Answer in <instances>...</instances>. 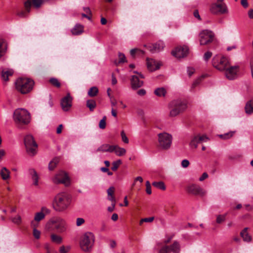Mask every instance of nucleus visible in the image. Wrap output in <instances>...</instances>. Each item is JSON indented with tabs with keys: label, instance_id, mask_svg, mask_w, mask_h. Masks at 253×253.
I'll return each instance as SVG.
<instances>
[{
	"label": "nucleus",
	"instance_id": "39",
	"mask_svg": "<svg viewBox=\"0 0 253 253\" xmlns=\"http://www.w3.org/2000/svg\"><path fill=\"white\" fill-rule=\"evenodd\" d=\"M98 93V89L97 87H91L88 91V95L90 97H94L97 95Z\"/></svg>",
	"mask_w": 253,
	"mask_h": 253
},
{
	"label": "nucleus",
	"instance_id": "54",
	"mask_svg": "<svg viewBox=\"0 0 253 253\" xmlns=\"http://www.w3.org/2000/svg\"><path fill=\"white\" fill-rule=\"evenodd\" d=\"M119 63H124L126 62V56L123 53H119Z\"/></svg>",
	"mask_w": 253,
	"mask_h": 253
},
{
	"label": "nucleus",
	"instance_id": "41",
	"mask_svg": "<svg viewBox=\"0 0 253 253\" xmlns=\"http://www.w3.org/2000/svg\"><path fill=\"white\" fill-rule=\"evenodd\" d=\"M11 220L12 222L16 224V225H20L22 223V218L20 215L17 214L14 217L11 218Z\"/></svg>",
	"mask_w": 253,
	"mask_h": 253
},
{
	"label": "nucleus",
	"instance_id": "40",
	"mask_svg": "<svg viewBox=\"0 0 253 253\" xmlns=\"http://www.w3.org/2000/svg\"><path fill=\"white\" fill-rule=\"evenodd\" d=\"M152 185L154 187H155L157 188H159L161 190H165L166 189L165 185L164 183L162 181L154 182H153Z\"/></svg>",
	"mask_w": 253,
	"mask_h": 253
},
{
	"label": "nucleus",
	"instance_id": "2",
	"mask_svg": "<svg viewBox=\"0 0 253 253\" xmlns=\"http://www.w3.org/2000/svg\"><path fill=\"white\" fill-rule=\"evenodd\" d=\"M35 83L31 79L19 78L15 82L16 89L22 94L30 92L33 88Z\"/></svg>",
	"mask_w": 253,
	"mask_h": 253
},
{
	"label": "nucleus",
	"instance_id": "23",
	"mask_svg": "<svg viewBox=\"0 0 253 253\" xmlns=\"http://www.w3.org/2000/svg\"><path fill=\"white\" fill-rule=\"evenodd\" d=\"M249 230V228L245 227L240 232V236L242 237L243 240L247 243H250L252 241V237L249 234L248 231Z\"/></svg>",
	"mask_w": 253,
	"mask_h": 253
},
{
	"label": "nucleus",
	"instance_id": "27",
	"mask_svg": "<svg viewBox=\"0 0 253 253\" xmlns=\"http://www.w3.org/2000/svg\"><path fill=\"white\" fill-rule=\"evenodd\" d=\"M7 44L4 40L0 39V58L3 57L6 52Z\"/></svg>",
	"mask_w": 253,
	"mask_h": 253
},
{
	"label": "nucleus",
	"instance_id": "24",
	"mask_svg": "<svg viewBox=\"0 0 253 253\" xmlns=\"http://www.w3.org/2000/svg\"><path fill=\"white\" fill-rule=\"evenodd\" d=\"M114 145H111L108 144H104L98 148L96 151L102 152L112 153L114 150Z\"/></svg>",
	"mask_w": 253,
	"mask_h": 253
},
{
	"label": "nucleus",
	"instance_id": "33",
	"mask_svg": "<svg viewBox=\"0 0 253 253\" xmlns=\"http://www.w3.org/2000/svg\"><path fill=\"white\" fill-rule=\"evenodd\" d=\"M29 173L31 174L32 179L34 182V184L36 186L38 185L39 176L37 172L34 169H29Z\"/></svg>",
	"mask_w": 253,
	"mask_h": 253
},
{
	"label": "nucleus",
	"instance_id": "57",
	"mask_svg": "<svg viewBox=\"0 0 253 253\" xmlns=\"http://www.w3.org/2000/svg\"><path fill=\"white\" fill-rule=\"evenodd\" d=\"M41 212L43 213L44 215L48 214L50 212V210L46 207H42L41 209Z\"/></svg>",
	"mask_w": 253,
	"mask_h": 253
},
{
	"label": "nucleus",
	"instance_id": "46",
	"mask_svg": "<svg viewBox=\"0 0 253 253\" xmlns=\"http://www.w3.org/2000/svg\"><path fill=\"white\" fill-rule=\"evenodd\" d=\"M70 250V247L69 246L65 247L64 246H62L59 248V253H67Z\"/></svg>",
	"mask_w": 253,
	"mask_h": 253
},
{
	"label": "nucleus",
	"instance_id": "5",
	"mask_svg": "<svg viewBox=\"0 0 253 253\" xmlns=\"http://www.w3.org/2000/svg\"><path fill=\"white\" fill-rule=\"evenodd\" d=\"M13 119L17 124L27 125L30 121V115L26 110L19 108L14 112Z\"/></svg>",
	"mask_w": 253,
	"mask_h": 253
},
{
	"label": "nucleus",
	"instance_id": "9",
	"mask_svg": "<svg viewBox=\"0 0 253 253\" xmlns=\"http://www.w3.org/2000/svg\"><path fill=\"white\" fill-rule=\"evenodd\" d=\"M213 66L219 71H224L230 64L228 59L220 55L215 56L212 60Z\"/></svg>",
	"mask_w": 253,
	"mask_h": 253
},
{
	"label": "nucleus",
	"instance_id": "22",
	"mask_svg": "<svg viewBox=\"0 0 253 253\" xmlns=\"http://www.w3.org/2000/svg\"><path fill=\"white\" fill-rule=\"evenodd\" d=\"M45 215L43 213L39 212L36 213L34 220L31 222V225L32 227H37L38 225V222L44 219Z\"/></svg>",
	"mask_w": 253,
	"mask_h": 253
},
{
	"label": "nucleus",
	"instance_id": "49",
	"mask_svg": "<svg viewBox=\"0 0 253 253\" xmlns=\"http://www.w3.org/2000/svg\"><path fill=\"white\" fill-rule=\"evenodd\" d=\"M33 236L34 237L37 239H39L40 238L41 236V232L40 231L36 229V227H33Z\"/></svg>",
	"mask_w": 253,
	"mask_h": 253
},
{
	"label": "nucleus",
	"instance_id": "18",
	"mask_svg": "<svg viewBox=\"0 0 253 253\" xmlns=\"http://www.w3.org/2000/svg\"><path fill=\"white\" fill-rule=\"evenodd\" d=\"M43 2V0H27L24 3V6L28 12L30 11L32 4L36 8L41 6Z\"/></svg>",
	"mask_w": 253,
	"mask_h": 253
},
{
	"label": "nucleus",
	"instance_id": "21",
	"mask_svg": "<svg viewBox=\"0 0 253 253\" xmlns=\"http://www.w3.org/2000/svg\"><path fill=\"white\" fill-rule=\"evenodd\" d=\"M175 103H175L174 102V100H173L172 101H171L170 103V104L169 105V108L170 109L169 116L170 117H176V116H177L180 114L179 112V111H178L176 109V106H177V105H178L179 104H177V103L175 104Z\"/></svg>",
	"mask_w": 253,
	"mask_h": 253
},
{
	"label": "nucleus",
	"instance_id": "34",
	"mask_svg": "<svg viewBox=\"0 0 253 253\" xmlns=\"http://www.w3.org/2000/svg\"><path fill=\"white\" fill-rule=\"evenodd\" d=\"M245 109L247 114H251L253 113V101L252 100H250L247 102Z\"/></svg>",
	"mask_w": 253,
	"mask_h": 253
},
{
	"label": "nucleus",
	"instance_id": "10",
	"mask_svg": "<svg viewBox=\"0 0 253 253\" xmlns=\"http://www.w3.org/2000/svg\"><path fill=\"white\" fill-rule=\"evenodd\" d=\"M201 45H206L212 42L214 38L213 33L210 30H204L199 34Z\"/></svg>",
	"mask_w": 253,
	"mask_h": 253
},
{
	"label": "nucleus",
	"instance_id": "25",
	"mask_svg": "<svg viewBox=\"0 0 253 253\" xmlns=\"http://www.w3.org/2000/svg\"><path fill=\"white\" fill-rule=\"evenodd\" d=\"M168 250L169 252H172L173 253H180L181 251V246L178 241H175L172 245L169 246Z\"/></svg>",
	"mask_w": 253,
	"mask_h": 253
},
{
	"label": "nucleus",
	"instance_id": "13",
	"mask_svg": "<svg viewBox=\"0 0 253 253\" xmlns=\"http://www.w3.org/2000/svg\"><path fill=\"white\" fill-rule=\"evenodd\" d=\"M188 52V48L186 46L177 47L172 51V55L177 58H180L186 56Z\"/></svg>",
	"mask_w": 253,
	"mask_h": 253
},
{
	"label": "nucleus",
	"instance_id": "62",
	"mask_svg": "<svg viewBox=\"0 0 253 253\" xmlns=\"http://www.w3.org/2000/svg\"><path fill=\"white\" fill-rule=\"evenodd\" d=\"M84 11L86 13V14H88L89 16L91 17V12L90 8L88 7H84L83 8Z\"/></svg>",
	"mask_w": 253,
	"mask_h": 253
},
{
	"label": "nucleus",
	"instance_id": "45",
	"mask_svg": "<svg viewBox=\"0 0 253 253\" xmlns=\"http://www.w3.org/2000/svg\"><path fill=\"white\" fill-rule=\"evenodd\" d=\"M122 163V161L121 160H119L117 161H115V162H114L113 163H112V167L111 168V169L113 170V171H116L119 165Z\"/></svg>",
	"mask_w": 253,
	"mask_h": 253
},
{
	"label": "nucleus",
	"instance_id": "15",
	"mask_svg": "<svg viewBox=\"0 0 253 253\" xmlns=\"http://www.w3.org/2000/svg\"><path fill=\"white\" fill-rule=\"evenodd\" d=\"M187 191L191 194L195 195H204L205 191L201 188L199 185L196 184H192L187 186Z\"/></svg>",
	"mask_w": 253,
	"mask_h": 253
},
{
	"label": "nucleus",
	"instance_id": "61",
	"mask_svg": "<svg viewBox=\"0 0 253 253\" xmlns=\"http://www.w3.org/2000/svg\"><path fill=\"white\" fill-rule=\"evenodd\" d=\"M208 177V174H207V173L204 172L202 174V176L199 178V180L200 181H202Z\"/></svg>",
	"mask_w": 253,
	"mask_h": 253
},
{
	"label": "nucleus",
	"instance_id": "58",
	"mask_svg": "<svg viewBox=\"0 0 253 253\" xmlns=\"http://www.w3.org/2000/svg\"><path fill=\"white\" fill-rule=\"evenodd\" d=\"M84 222V220L83 218H78L77 219L76 224L78 226H81Z\"/></svg>",
	"mask_w": 253,
	"mask_h": 253
},
{
	"label": "nucleus",
	"instance_id": "4",
	"mask_svg": "<svg viewBox=\"0 0 253 253\" xmlns=\"http://www.w3.org/2000/svg\"><path fill=\"white\" fill-rule=\"evenodd\" d=\"M54 225L55 229L59 233L66 232L68 225L65 219L60 217H55L50 219L46 224L49 229L50 226Z\"/></svg>",
	"mask_w": 253,
	"mask_h": 253
},
{
	"label": "nucleus",
	"instance_id": "51",
	"mask_svg": "<svg viewBox=\"0 0 253 253\" xmlns=\"http://www.w3.org/2000/svg\"><path fill=\"white\" fill-rule=\"evenodd\" d=\"M146 193L150 195L152 193V191H151V184L149 181H147L146 182Z\"/></svg>",
	"mask_w": 253,
	"mask_h": 253
},
{
	"label": "nucleus",
	"instance_id": "63",
	"mask_svg": "<svg viewBox=\"0 0 253 253\" xmlns=\"http://www.w3.org/2000/svg\"><path fill=\"white\" fill-rule=\"evenodd\" d=\"M241 3L244 8H247L249 6L248 0H241Z\"/></svg>",
	"mask_w": 253,
	"mask_h": 253
},
{
	"label": "nucleus",
	"instance_id": "19",
	"mask_svg": "<svg viewBox=\"0 0 253 253\" xmlns=\"http://www.w3.org/2000/svg\"><path fill=\"white\" fill-rule=\"evenodd\" d=\"M147 65L148 69L151 72L154 71L160 68L161 64L152 59H147Z\"/></svg>",
	"mask_w": 253,
	"mask_h": 253
},
{
	"label": "nucleus",
	"instance_id": "7",
	"mask_svg": "<svg viewBox=\"0 0 253 253\" xmlns=\"http://www.w3.org/2000/svg\"><path fill=\"white\" fill-rule=\"evenodd\" d=\"M158 146L164 150H168L170 148L172 140V135L167 132H163L158 135Z\"/></svg>",
	"mask_w": 253,
	"mask_h": 253
},
{
	"label": "nucleus",
	"instance_id": "35",
	"mask_svg": "<svg viewBox=\"0 0 253 253\" xmlns=\"http://www.w3.org/2000/svg\"><path fill=\"white\" fill-rule=\"evenodd\" d=\"M115 192V188L113 186L110 187L107 190L108 199L111 202L116 201L114 195Z\"/></svg>",
	"mask_w": 253,
	"mask_h": 253
},
{
	"label": "nucleus",
	"instance_id": "12",
	"mask_svg": "<svg viewBox=\"0 0 253 253\" xmlns=\"http://www.w3.org/2000/svg\"><path fill=\"white\" fill-rule=\"evenodd\" d=\"M224 71L226 77L228 79L234 80L237 77V74L239 71V67L237 65L231 66L229 64L228 67Z\"/></svg>",
	"mask_w": 253,
	"mask_h": 253
},
{
	"label": "nucleus",
	"instance_id": "60",
	"mask_svg": "<svg viewBox=\"0 0 253 253\" xmlns=\"http://www.w3.org/2000/svg\"><path fill=\"white\" fill-rule=\"evenodd\" d=\"M116 205V201L112 202V206L108 208V211L112 212L114 211Z\"/></svg>",
	"mask_w": 253,
	"mask_h": 253
},
{
	"label": "nucleus",
	"instance_id": "32",
	"mask_svg": "<svg viewBox=\"0 0 253 253\" xmlns=\"http://www.w3.org/2000/svg\"><path fill=\"white\" fill-rule=\"evenodd\" d=\"M114 150L113 151V152H114L116 155L118 156H122L126 154V150L125 149L121 148L117 145H114Z\"/></svg>",
	"mask_w": 253,
	"mask_h": 253
},
{
	"label": "nucleus",
	"instance_id": "48",
	"mask_svg": "<svg viewBox=\"0 0 253 253\" xmlns=\"http://www.w3.org/2000/svg\"><path fill=\"white\" fill-rule=\"evenodd\" d=\"M121 135L122 141L125 143H126V144L128 143L129 142L128 139L127 137V136L124 130L121 131Z\"/></svg>",
	"mask_w": 253,
	"mask_h": 253
},
{
	"label": "nucleus",
	"instance_id": "28",
	"mask_svg": "<svg viewBox=\"0 0 253 253\" xmlns=\"http://www.w3.org/2000/svg\"><path fill=\"white\" fill-rule=\"evenodd\" d=\"M51 241L56 244H60L63 242L62 237L55 233H52L50 236Z\"/></svg>",
	"mask_w": 253,
	"mask_h": 253
},
{
	"label": "nucleus",
	"instance_id": "1",
	"mask_svg": "<svg viewBox=\"0 0 253 253\" xmlns=\"http://www.w3.org/2000/svg\"><path fill=\"white\" fill-rule=\"evenodd\" d=\"M70 202V198L68 194L65 192L59 193L54 198L53 208L57 211H63L68 208Z\"/></svg>",
	"mask_w": 253,
	"mask_h": 253
},
{
	"label": "nucleus",
	"instance_id": "36",
	"mask_svg": "<svg viewBox=\"0 0 253 253\" xmlns=\"http://www.w3.org/2000/svg\"><path fill=\"white\" fill-rule=\"evenodd\" d=\"M167 93L166 89L164 87H159L156 89L154 91V93L156 95L159 97H164Z\"/></svg>",
	"mask_w": 253,
	"mask_h": 253
},
{
	"label": "nucleus",
	"instance_id": "52",
	"mask_svg": "<svg viewBox=\"0 0 253 253\" xmlns=\"http://www.w3.org/2000/svg\"><path fill=\"white\" fill-rule=\"evenodd\" d=\"M226 215H219L216 218V222L221 223L225 220Z\"/></svg>",
	"mask_w": 253,
	"mask_h": 253
},
{
	"label": "nucleus",
	"instance_id": "44",
	"mask_svg": "<svg viewBox=\"0 0 253 253\" xmlns=\"http://www.w3.org/2000/svg\"><path fill=\"white\" fill-rule=\"evenodd\" d=\"M130 55L132 56V57H134L135 55L136 54H143L144 53L143 52L142 50H140V49H139L138 48H134V49H132L131 50H130Z\"/></svg>",
	"mask_w": 253,
	"mask_h": 253
},
{
	"label": "nucleus",
	"instance_id": "20",
	"mask_svg": "<svg viewBox=\"0 0 253 253\" xmlns=\"http://www.w3.org/2000/svg\"><path fill=\"white\" fill-rule=\"evenodd\" d=\"M165 47V44L162 41H159L155 44L149 46V50L152 52H159L163 50Z\"/></svg>",
	"mask_w": 253,
	"mask_h": 253
},
{
	"label": "nucleus",
	"instance_id": "47",
	"mask_svg": "<svg viewBox=\"0 0 253 253\" xmlns=\"http://www.w3.org/2000/svg\"><path fill=\"white\" fill-rule=\"evenodd\" d=\"M106 117L104 116L102 120H100L99 124V127L101 129H104L106 127Z\"/></svg>",
	"mask_w": 253,
	"mask_h": 253
},
{
	"label": "nucleus",
	"instance_id": "50",
	"mask_svg": "<svg viewBox=\"0 0 253 253\" xmlns=\"http://www.w3.org/2000/svg\"><path fill=\"white\" fill-rule=\"evenodd\" d=\"M169 246L164 245L159 250V253H169Z\"/></svg>",
	"mask_w": 253,
	"mask_h": 253
},
{
	"label": "nucleus",
	"instance_id": "16",
	"mask_svg": "<svg viewBox=\"0 0 253 253\" xmlns=\"http://www.w3.org/2000/svg\"><path fill=\"white\" fill-rule=\"evenodd\" d=\"M209 139V138L206 135L195 136L191 140L190 146L191 148H196L199 143L207 142Z\"/></svg>",
	"mask_w": 253,
	"mask_h": 253
},
{
	"label": "nucleus",
	"instance_id": "6",
	"mask_svg": "<svg viewBox=\"0 0 253 253\" xmlns=\"http://www.w3.org/2000/svg\"><path fill=\"white\" fill-rule=\"evenodd\" d=\"M224 0H217L216 2L211 4L210 12L213 14H227L229 11L226 4L223 2Z\"/></svg>",
	"mask_w": 253,
	"mask_h": 253
},
{
	"label": "nucleus",
	"instance_id": "56",
	"mask_svg": "<svg viewBox=\"0 0 253 253\" xmlns=\"http://www.w3.org/2000/svg\"><path fill=\"white\" fill-rule=\"evenodd\" d=\"M189 164L190 163L189 161L186 159L182 160V161L181 162V166L184 168H187L189 166Z\"/></svg>",
	"mask_w": 253,
	"mask_h": 253
},
{
	"label": "nucleus",
	"instance_id": "37",
	"mask_svg": "<svg viewBox=\"0 0 253 253\" xmlns=\"http://www.w3.org/2000/svg\"><path fill=\"white\" fill-rule=\"evenodd\" d=\"M59 162V159L58 158H54L49 164L48 169L50 170H53Z\"/></svg>",
	"mask_w": 253,
	"mask_h": 253
},
{
	"label": "nucleus",
	"instance_id": "31",
	"mask_svg": "<svg viewBox=\"0 0 253 253\" xmlns=\"http://www.w3.org/2000/svg\"><path fill=\"white\" fill-rule=\"evenodd\" d=\"M84 31V27L80 24H77L71 30L72 33L74 35L81 34Z\"/></svg>",
	"mask_w": 253,
	"mask_h": 253
},
{
	"label": "nucleus",
	"instance_id": "55",
	"mask_svg": "<svg viewBox=\"0 0 253 253\" xmlns=\"http://www.w3.org/2000/svg\"><path fill=\"white\" fill-rule=\"evenodd\" d=\"M110 101L111 104V106H112V108L116 106L117 104V101L116 99L114 98V96L110 98Z\"/></svg>",
	"mask_w": 253,
	"mask_h": 253
},
{
	"label": "nucleus",
	"instance_id": "3",
	"mask_svg": "<svg viewBox=\"0 0 253 253\" xmlns=\"http://www.w3.org/2000/svg\"><path fill=\"white\" fill-rule=\"evenodd\" d=\"M95 237L91 232H86L80 240V246L81 250L86 253L90 252L94 243Z\"/></svg>",
	"mask_w": 253,
	"mask_h": 253
},
{
	"label": "nucleus",
	"instance_id": "8",
	"mask_svg": "<svg viewBox=\"0 0 253 253\" xmlns=\"http://www.w3.org/2000/svg\"><path fill=\"white\" fill-rule=\"evenodd\" d=\"M25 145L28 154L32 156L37 152L38 145L31 135H27L24 138Z\"/></svg>",
	"mask_w": 253,
	"mask_h": 253
},
{
	"label": "nucleus",
	"instance_id": "43",
	"mask_svg": "<svg viewBox=\"0 0 253 253\" xmlns=\"http://www.w3.org/2000/svg\"><path fill=\"white\" fill-rule=\"evenodd\" d=\"M234 133V131H230L224 134H221L219 135V137L223 139H229L233 135Z\"/></svg>",
	"mask_w": 253,
	"mask_h": 253
},
{
	"label": "nucleus",
	"instance_id": "64",
	"mask_svg": "<svg viewBox=\"0 0 253 253\" xmlns=\"http://www.w3.org/2000/svg\"><path fill=\"white\" fill-rule=\"evenodd\" d=\"M137 94L140 96H143L146 94V90L144 89H141L137 91Z\"/></svg>",
	"mask_w": 253,
	"mask_h": 253
},
{
	"label": "nucleus",
	"instance_id": "11",
	"mask_svg": "<svg viewBox=\"0 0 253 253\" xmlns=\"http://www.w3.org/2000/svg\"><path fill=\"white\" fill-rule=\"evenodd\" d=\"M53 181L54 183H63L66 186L69 185L70 179L67 173L64 171H60L58 172L53 178Z\"/></svg>",
	"mask_w": 253,
	"mask_h": 253
},
{
	"label": "nucleus",
	"instance_id": "53",
	"mask_svg": "<svg viewBox=\"0 0 253 253\" xmlns=\"http://www.w3.org/2000/svg\"><path fill=\"white\" fill-rule=\"evenodd\" d=\"M212 52L211 51L206 52L204 55V59L205 61H208L212 56Z\"/></svg>",
	"mask_w": 253,
	"mask_h": 253
},
{
	"label": "nucleus",
	"instance_id": "17",
	"mask_svg": "<svg viewBox=\"0 0 253 253\" xmlns=\"http://www.w3.org/2000/svg\"><path fill=\"white\" fill-rule=\"evenodd\" d=\"M72 98L69 93L63 97L61 101L62 108L64 111H68L72 106Z\"/></svg>",
	"mask_w": 253,
	"mask_h": 253
},
{
	"label": "nucleus",
	"instance_id": "59",
	"mask_svg": "<svg viewBox=\"0 0 253 253\" xmlns=\"http://www.w3.org/2000/svg\"><path fill=\"white\" fill-rule=\"evenodd\" d=\"M193 15L195 18H196L199 20H201V16L199 14V11L198 10H195L193 12Z\"/></svg>",
	"mask_w": 253,
	"mask_h": 253
},
{
	"label": "nucleus",
	"instance_id": "14",
	"mask_svg": "<svg viewBox=\"0 0 253 253\" xmlns=\"http://www.w3.org/2000/svg\"><path fill=\"white\" fill-rule=\"evenodd\" d=\"M140 78H144V76L141 74H138L137 75H133L130 79L131 86L132 89H136L140 87L143 84V82L140 80Z\"/></svg>",
	"mask_w": 253,
	"mask_h": 253
},
{
	"label": "nucleus",
	"instance_id": "26",
	"mask_svg": "<svg viewBox=\"0 0 253 253\" xmlns=\"http://www.w3.org/2000/svg\"><path fill=\"white\" fill-rule=\"evenodd\" d=\"M13 74V71L11 69H3L1 71V77L3 81L7 82L8 77L12 76Z\"/></svg>",
	"mask_w": 253,
	"mask_h": 253
},
{
	"label": "nucleus",
	"instance_id": "29",
	"mask_svg": "<svg viewBox=\"0 0 253 253\" xmlns=\"http://www.w3.org/2000/svg\"><path fill=\"white\" fill-rule=\"evenodd\" d=\"M10 174V171L5 167H3L0 171V174L1 178L4 180H6L9 179Z\"/></svg>",
	"mask_w": 253,
	"mask_h": 253
},
{
	"label": "nucleus",
	"instance_id": "42",
	"mask_svg": "<svg viewBox=\"0 0 253 253\" xmlns=\"http://www.w3.org/2000/svg\"><path fill=\"white\" fill-rule=\"evenodd\" d=\"M49 83L53 86L56 87H60L61 86V84L58 81V80L56 78H51L49 80Z\"/></svg>",
	"mask_w": 253,
	"mask_h": 253
},
{
	"label": "nucleus",
	"instance_id": "30",
	"mask_svg": "<svg viewBox=\"0 0 253 253\" xmlns=\"http://www.w3.org/2000/svg\"><path fill=\"white\" fill-rule=\"evenodd\" d=\"M174 102L176 103L175 104H179L178 105L176 106V109L179 111L180 113L183 112L186 110L187 108V105L184 102L181 101V100H174Z\"/></svg>",
	"mask_w": 253,
	"mask_h": 253
},
{
	"label": "nucleus",
	"instance_id": "38",
	"mask_svg": "<svg viewBox=\"0 0 253 253\" xmlns=\"http://www.w3.org/2000/svg\"><path fill=\"white\" fill-rule=\"evenodd\" d=\"M96 102L93 100H88L86 101V106L89 108L90 111H93L96 107Z\"/></svg>",
	"mask_w": 253,
	"mask_h": 253
}]
</instances>
